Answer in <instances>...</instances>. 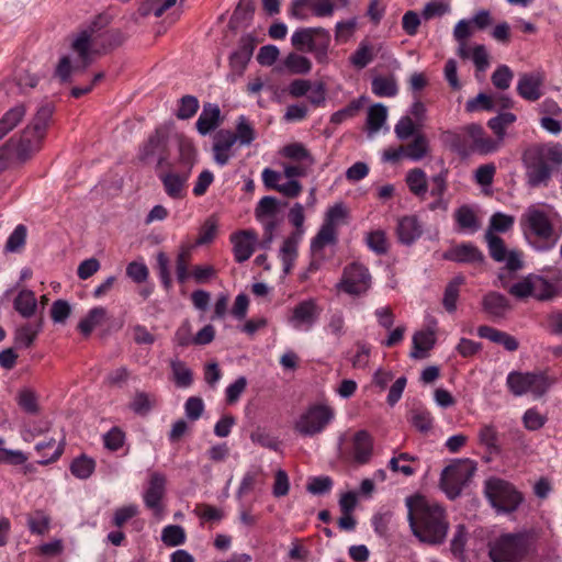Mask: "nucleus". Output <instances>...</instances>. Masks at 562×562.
<instances>
[{
    "label": "nucleus",
    "instance_id": "obj_1",
    "mask_svg": "<svg viewBox=\"0 0 562 562\" xmlns=\"http://www.w3.org/2000/svg\"><path fill=\"white\" fill-rule=\"evenodd\" d=\"M124 40L125 36L117 30H102L95 24L89 25L72 41L75 58L71 59L69 56L60 58L56 68L57 77L61 81H67L72 74L83 71L95 56L121 45Z\"/></svg>",
    "mask_w": 562,
    "mask_h": 562
},
{
    "label": "nucleus",
    "instance_id": "obj_2",
    "mask_svg": "<svg viewBox=\"0 0 562 562\" xmlns=\"http://www.w3.org/2000/svg\"><path fill=\"white\" fill-rule=\"evenodd\" d=\"M405 504L413 535L427 544L443 543L450 527L445 507L423 495L408 496Z\"/></svg>",
    "mask_w": 562,
    "mask_h": 562
},
{
    "label": "nucleus",
    "instance_id": "obj_3",
    "mask_svg": "<svg viewBox=\"0 0 562 562\" xmlns=\"http://www.w3.org/2000/svg\"><path fill=\"white\" fill-rule=\"evenodd\" d=\"M527 183L531 188L547 186L553 170L562 165V145H537L524 154Z\"/></svg>",
    "mask_w": 562,
    "mask_h": 562
},
{
    "label": "nucleus",
    "instance_id": "obj_4",
    "mask_svg": "<svg viewBox=\"0 0 562 562\" xmlns=\"http://www.w3.org/2000/svg\"><path fill=\"white\" fill-rule=\"evenodd\" d=\"M53 113V105H42L19 138L8 142L5 150L10 151L13 159L24 161L40 150Z\"/></svg>",
    "mask_w": 562,
    "mask_h": 562
},
{
    "label": "nucleus",
    "instance_id": "obj_5",
    "mask_svg": "<svg viewBox=\"0 0 562 562\" xmlns=\"http://www.w3.org/2000/svg\"><path fill=\"white\" fill-rule=\"evenodd\" d=\"M519 223L527 238H536L533 247L539 251L552 249L560 238L554 232L549 212L537 205L528 206Z\"/></svg>",
    "mask_w": 562,
    "mask_h": 562
},
{
    "label": "nucleus",
    "instance_id": "obj_6",
    "mask_svg": "<svg viewBox=\"0 0 562 562\" xmlns=\"http://www.w3.org/2000/svg\"><path fill=\"white\" fill-rule=\"evenodd\" d=\"M484 495L491 506L503 514L516 512L524 502V495L514 484L496 476L485 480Z\"/></svg>",
    "mask_w": 562,
    "mask_h": 562
},
{
    "label": "nucleus",
    "instance_id": "obj_7",
    "mask_svg": "<svg viewBox=\"0 0 562 562\" xmlns=\"http://www.w3.org/2000/svg\"><path fill=\"white\" fill-rule=\"evenodd\" d=\"M530 550V538L525 532L504 533L488 544L492 562H521Z\"/></svg>",
    "mask_w": 562,
    "mask_h": 562
},
{
    "label": "nucleus",
    "instance_id": "obj_8",
    "mask_svg": "<svg viewBox=\"0 0 562 562\" xmlns=\"http://www.w3.org/2000/svg\"><path fill=\"white\" fill-rule=\"evenodd\" d=\"M555 380L543 371H512L507 374L506 385L514 396L531 394L535 398L542 397Z\"/></svg>",
    "mask_w": 562,
    "mask_h": 562
},
{
    "label": "nucleus",
    "instance_id": "obj_9",
    "mask_svg": "<svg viewBox=\"0 0 562 562\" xmlns=\"http://www.w3.org/2000/svg\"><path fill=\"white\" fill-rule=\"evenodd\" d=\"M335 418L334 408L324 402L306 406L294 422V430L303 437L323 432Z\"/></svg>",
    "mask_w": 562,
    "mask_h": 562
},
{
    "label": "nucleus",
    "instance_id": "obj_10",
    "mask_svg": "<svg viewBox=\"0 0 562 562\" xmlns=\"http://www.w3.org/2000/svg\"><path fill=\"white\" fill-rule=\"evenodd\" d=\"M476 471V465L469 459L457 460L447 465L440 475V487L449 499L460 496Z\"/></svg>",
    "mask_w": 562,
    "mask_h": 562
},
{
    "label": "nucleus",
    "instance_id": "obj_11",
    "mask_svg": "<svg viewBox=\"0 0 562 562\" xmlns=\"http://www.w3.org/2000/svg\"><path fill=\"white\" fill-rule=\"evenodd\" d=\"M345 218L346 211L341 204H335L327 210L322 226L311 240L310 247L313 256L322 252L325 247L336 244L338 228L345 222Z\"/></svg>",
    "mask_w": 562,
    "mask_h": 562
},
{
    "label": "nucleus",
    "instance_id": "obj_12",
    "mask_svg": "<svg viewBox=\"0 0 562 562\" xmlns=\"http://www.w3.org/2000/svg\"><path fill=\"white\" fill-rule=\"evenodd\" d=\"M255 217L265 231L263 248H269L274 239L277 228L283 222L281 203L273 196H263L255 209Z\"/></svg>",
    "mask_w": 562,
    "mask_h": 562
},
{
    "label": "nucleus",
    "instance_id": "obj_13",
    "mask_svg": "<svg viewBox=\"0 0 562 562\" xmlns=\"http://www.w3.org/2000/svg\"><path fill=\"white\" fill-rule=\"evenodd\" d=\"M321 313L322 308L316 300H304L291 310L286 323L295 330L310 331L318 321Z\"/></svg>",
    "mask_w": 562,
    "mask_h": 562
},
{
    "label": "nucleus",
    "instance_id": "obj_14",
    "mask_svg": "<svg viewBox=\"0 0 562 562\" xmlns=\"http://www.w3.org/2000/svg\"><path fill=\"white\" fill-rule=\"evenodd\" d=\"M485 239L488 247L490 256L497 262H506V268L510 271L521 269L522 261L520 254L517 251H508L504 240L492 232H486Z\"/></svg>",
    "mask_w": 562,
    "mask_h": 562
},
{
    "label": "nucleus",
    "instance_id": "obj_15",
    "mask_svg": "<svg viewBox=\"0 0 562 562\" xmlns=\"http://www.w3.org/2000/svg\"><path fill=\"white\" fill-rule=\"evenodd\" d=\"M237 143V136L234 132L227 130L218 131L213 138L212 151L216 165L224 167L235 156L234 146Z\"/></svg>",
    "mask_w": 562,
    "mask_h": 562
},
{
    "label": "nucleus",
    "instance_id": "obj_16",
    "mask_svg": "<svg viewBox=\"0 0 562 562\" xmlns=\"http://www.w3.org/2000/svg\"><path fill=\"white\" fill-rule=\"evenodd\" d=\"M258 241L257 234L254 231L245 229L238 231L231 235V243L233 244V252L237 262L248 260Z\"/></svg>",
    "mask_w": 562,
    "mask_h": 562
},
{
    "label": "nucleus",
    "instance_id": "obj_17",
    "mask_svg": "<svg viewBox=\"0 0 562 562\" xmlns=\"http://www.w3.org/2000/svg\"><path fill=\"white\" fill-rule=\"evenodd\" d=\"M544 77L540 72H525L519 76L517 93L529 102L538 101L542 97V85Z\"/></svg>",
    "mask_w": 562,
    "mask_h": 562
},
{
    "label": "nucleus",
    "instance_id": "obj_18",
    "mask_svg": "<svg viewBox=\"0 0 562 562\" xmlns=\"http://www.w3.org/2000/svg\"><path fill=\"white\" fill-rule=\"evenodd\" d=\"M327 35L328 33L323 29L302 27L292 34L291 44L297 50L310 53L312 49H316V45Z\"/></svg>",
    "mask_w": 562,
    "mask_h": 562
},
{
    "label": "nucleus",
    "instance_id": "obj_19",
    "mask_svg": "<svg viewBox=\"0 0 562 562\" xmlns=\"http://www.w3.org/2000/svg\"><path fill=\"white\" fill-rule=\"evenodd\" d=\"M382 49L383 43L369 36L364 37L353 52V67L358 69L366 68L375 59Z\"/></svg>",
    "mask_w": 562,
    "mask_h": 562
},
{
    "label": "nucleus",
    "instance_id": "obj_20",
    "mask_svg": "<svg viewBox=\"0 0 562 562\" xmlns=\"http://www.w3.org/2000/svg\"><path fill=\"white\" fill-rule=\"evenodd\" d=\"M423 231V225L416 215H406L397 222L396 236L402 245L412 246L420 238Z\"/></svg>",
    "mask_w": 562,
    "mask_h": 562
},
{
    "label": "nucleus",
    "instance_id": "obj_21",
    "mask_svg": "<svg viewBox=\"0 0 562 562\" xmlns=\"http://www.w3.org/2000/svg\"><path fill=\"white\" fill-rule=\"evenodd\" d=\"M303 237L290 234L286 236L279 248L278 258L282 263L283 274H289L299 256V246Z\"/></svg>",
    "mask_w": 562,
    "mask_h": 562
},
{
    "label": "nucleus",
    "instance_id": "obj_22",
    "mask_svg": "<svg viewBox=\"0 0 562 562\" xmlns=\"http://www.w3.org/2000/svg\"><path fill=\"white\" fill-rule=\"evenodd\" d=\"M443 258L459 263H482L483 252L473 244L463 243L449 249Z\"/></svg>",
    "mask_w": 562,
    "mask_h": 562
},
{
    "label": "nucleus",
    "instance_id": "obj_23",
    "mask_svg": "<svg viewBox=\"0 0 562 562\" xmlns=\"http://www.w3.org/2000/svg\"><path fill=\"white\" fill-rule=\"evenodd\" d=\"M166 479L159 473H154L149 481V486L144 494L145 505L154 510L156 515L160 514V501L165 493Z\"/></svg>",
    "mask_w": 562,
    "mask_h": 562
},
{
    "label": "nucleus",
    "instance_id": "obj_24",
    "mask_svg": "<svg viewBox=\"0 0 562 562\" xmlns=\"http://www.w3.org/2000/svg\"><path fill=\"white\" fill-rule=\"evenodd\" d=\"M484 312L493 318H503L512 310L509 300L502 293L490 292L482 301Z\"/></svg>",
    "mask_w": 562,
    "mask_h": 562
},
{
    "label": "nucleus",
    "instance_id": "obj_25",
    "mask_svg": "<svg viewBox=\"0 0 562 562\" xmlns=\"http://www.w3.org/2000/svg\"><path fill=\"white\" fill-rule=\"evenodd\" d=\"M477 335L481 338L488 339L494 344L503 346L510 352L516 351L519 348V342L514 336L487 325L480 326L477 328Z\"/></svg>",
    "mask_w": 562,
    "mask_h": 562
},
{
    "label": "nucleus",
    "instance_id": "obj_26",
    "mask_svg": "<svg viewBox=\"0 0 562 562\" xmlns=\"http://www.w3.org/2000/svg\"><path fill=\"white\" fill-rule=\"evenodd\" d=\"M373 453V438L366 430L353 434V463L366 464Z\"/></svg>",
    "mask_w": 562,
    "mask_h": 562
},
{
    "label": "nucleus",
    "instance_id": "obj_27",
    "mask_svg": "<svg viewBox=\"0 0 562 562\" xmlns=\"http://www.w3.org/2000/svg\"><path fill=\"white\" fill-rule=\"evenodd\" d=\"M441 143L449 147L452 151L460 156H469L471 154L470 143L465 137L463 127L460 132L447 130L440 134Z\"/></svg>",
    "mask_w": 562,
    "mask_h": 562
},
{
    "label": "nucleus",
    "instance_id": "obj_28",
    "mask_svg": "<svg viewBox=\"0 0 562 562\" xmlns=\"http://www.w3.org/2000/svg\"><path fill=\"white\" fill-rule=\"evenodd\" d=\"M188 179L189 172L177 173L170 171L161 177V182L168 196L178 200L184 196L186 183Z\"/></svg>",
    "mask_w": 562,
    "mask_h": 562
},
{
    "label": "nucleus",
    "instance_id": "obj_29",
    "mask_svg": "<svg viewBox=\"0 0 562 562\" xmlns=\"http://www.w3.org/2000/svg\"><path fill=\"white\" fill-rule=\"evenodd\" d=\"M436 342V334L434 329H425L416 331L413 336V349L409 356L414 359L425 357Z\"/></svg>",
    "mask_w": 562,
    "mask_h": 562
},
{
    "label": "nucleus",
    "instance_id": "obj_30",
    "mask_svg": "<svg viewBox=\"0 0 562 562\" xmlns=\"http://www.w3.org/2000/svg\"><path fill=\"white\" fill-rule=\"evenodd\" d=\"M220 108L216 104L207 103L203 106V110L196 121V128L200 134L206 135L220 123Z\"/></svg>",
    "mask_w": 562,
    "mask_h": 562
},
{
    "label": "nucleus",
    "instance_id": "obj_31",
    "mask_svg": "<svg viewBox=\"0 0 562 562\" xmlns=\"http://www.w3.org/2000/svg\"><path fill=\"white\" fill-rule=\"evenodd\" d=\"M65 442L61 440L57 442L55 439L38 442L35 446L36 452L41 456L40 464H48L57 461L64 452Z\"/></svg>",
    "mask_w": 562,
    "mask_h": 562
},
{
    "label": "nucleus",
    "instance_id": "obj_32",
    "mask_svg": "<svg viewBox=\"0 0 562 562\" xmlns=\"http://www.w3.org/2000/svg\"><path fill=\"white\" fill-rule=\"evenodd\" d=\"M14 310L23 317L30 318L36 313L37 300L32 290H21L13 301Z\"/></svg>",
    "mask_w": 562,
    "mask_h": 562
},
{
    "label": "nucleus",
    "instance_id": "obj_33",
    "mask_svg": "<svg viewBox=\"0 0 562 562\" xmlns=\"http://www.w3.org/2000/svg\"><path fill=\"white\" fill-rule=\"evenodd\" d=\"M108 318V311L103 306L91 308L87 315L79 322L78 329L83 336H89L98 326L102 325Z\"/></svg>",
    "mask_w": 562,
    "mask_h": 562
},
{
    "label": "nucleus",
    "instance_id": "obj_34",
    "mask_svg": "<svg viewBox=\"0 0 562 562\" xmlns=\"http://www.w3.org/2000/svg\"><path fill=\"white\" fill-rule=\"evenodd\" d=\"M453 217L460 231L475 233L480 228L477 215L469 205L458 207Z\"/></svg>",
    "mask_w": 562,
    "mask_h": 562
},
{
    "label": "nucleus",
    "instance_id": "obj_35",
    "mask_svg": "<svg viewBox=\"0 0 562 562\" xmlns=\"http://www.w3.org/2000/svg\"><path fill=\"white\" fill-rule=\"evenodd\" d=\"M371 89L379 98H393L398 93V85L393 75L376 76L371 81Z\"/></svg>",
    "mask_w": 562,
    "mask_h": 562
},
{
    "label": "nucleus",
    "instance_id": "obj_36",
    "mask_svg": "<svg viewBox=\"0 0 562 562\" xmlns=\"http://www.w3.org/2000/svg\"><path fill=\"white\" fill-rule=\"evenodd\" d=\"M409 191L419 199H425L428 191L426 172L420 168L411 169L405 178Z\"/></svg>",
    "mask_w": 562,
    "mask_h": 562
},
{
    "label": "nucleus",
    "instance_id": "obj_37",
    "mask_svg": "<svg viewBox=\"0 0 562 562\" xmlns=\"http://www.w3.org/2000/svg\"><path fill=\"white\" fill-rule=\"evenodd\" d=\"M170 10V15H172L171 22H175L180 14L178 0H148L145 8V14H153L156 18H159Z\"/></svg>",
    "mask_w": 562,
    "mask_h": 562
},
{
    "label": "nucleus",
    "instance_id": "obj_38",
    "mask_svg": "<svg viewBox=\"0 0 562 562\" xmlns=\"http://www.w3.org/2000/svg\"><path fill=\"white\" fill-rule=\"evenodd\" d=\"M480 445L484 446L490 453H499L498 431L493 424H484L477 431Z\"/></svg>",
    "mask_w": 562,
    "mask_h": 562
},
{
    "label": "nucleus",
    "instance_id": "obj_39",
    "mask_svg": "<svg viewBox=\"0 0 562 562\" xmlns=\"http://www.w3.org/2000/svg\"><path fill=\"white\" fill-rule=\"evenodd\" d=\"M284 68L293 75H307L312 70V61L306 56L290 53L283 59Z\"/></svg>",
    "mask_w": 562,
    "mask_h": 562
},
{
    "label": "nucleus",
    "instance_id": "obj_40",
    "mask_svg": "<svg viewBox=\"0 0 562 562\" xmlns=\"http://www.w3.org/2000/svg\"><path fill=\"white\" fill-rule=\"evenodd\" d=\"M172 378L178 387L187 389L193 382V373L191 369L180 359L170 360Z\"/></svg>",
    "mask_w": 562,
    "mask_h": 562
},
{
    "label": "nucleus",
    "instance_id": "obj_41",
    "mask_svg": "<svg viewBox=\"0 0 562 562\" xmlns=\"http://www.w3.org/2000/svg\"><path fill=\"white\" fill-rule=\"evenodd\" d=\"M371 284L372 277L369 269L353 261V296L366 294Z\"/></svg>",
    "mask_w": 562,
    "mask_h": 562
},
{
    "label": "nucleus",
    "instance_id": "obj_42",
    "mask_svg": "<svg viewBox=\"0 0 562 562\" xmlns=\"http://www.w3.org/2000/svg\"><path fill=\"white\" fill-rule=\"evenodd\" d=\"M559 295V289L555 284L541 276L533 274L532 296L538 301H550Z\"/></svg>",
    "mask_w": 562,
    "mask_h": 562
},
{
    "label": "nucleus",
    "instance_id": "obj_43",
    "mask_svg": "<svg viewBox=\"0 0 562 562\" xmlns=\"http://www.w3.org/2000/svg\"><path fill=\"white\" fill-rule=\"evenodd\" d=\"M25 108L22 104L8 110L0 119V139L11 132L24 117Z\"/></svg>",
    "mask_w": 562,
    "mask_h": 562
},
{
    "label": "nucleus",
    "instance_id": "obj_44",
    "mask_svg": "<svg viewBox=\"0 0 562 562\" xmlns=\"http://www.w3.org/2000/svg\"><path fill=\"white\" fill-rule=\"evenodd\" d=\"M156 397L153 394L137 391L130 402V408L137 415L145 416L156 406Z\"/></svg>",
    "mask_w": 562,
    "mask_h": 562
},
{
    "label": "nucleus",
    "instance_id": "obj_45",
    "mask_svg": "<svg viewBox=\"0 0 562 562\" xmlns=\"http://www.w3.org/2000/svg\"><path fill=\"white\" fill-rule=\"evenodd\" d=\"M366 244L378 256L386 255L391 246L386 233L382 229L369 232L366 236Z\"/></svg>",
    "mask_w": 562,
    "mask_h": 562
},
{
    "label": "nucleus",
    "instance_id": "obj_46",
    "mask_svg": "<svg viewBox=\"0 0 562 562\" xmlns=\"http://www.w3.org/2000/svg\"><path fill=\"white\" fill-rule=\"evenodd\" d=\"M387 109L382 103H376L369 108L367 113V130L370 135L376 133L385 123Z\"/></svg>",
    "mask_w": 562,
    "mask_h": 562
},
{
    "label": "nucleus",
    "instance_id": "obj_47",
    "mask_svg": "<svg viewBox=\"0 0 562 562\" xmlns=\"http://www.w3.org/2000/svg\"><path fill=\"white\" fill-rule=\"evenodd\" d=\"M464 278L458 276L453 278L446 286L442 304L447 312L453 313L457 310V302L459 299L460 286L463 284Z\"/></svg>",
    "mask_w": 562,
    "mask_h": 562
},
{
    "label": "nucleus",
    "instance_id": "obj_48",
    "mask_svg": "<svg viewBox=\"0 0 562 562\" xmlns=\"http://www.w3.org/2000/svg\"><path fill=\"white\" fill-rule=\"evenodd\" d=\"M40 325L23 324L15 329L14 342L19 348H29L40 333Z\"/></svg>",
    "mask_w": 562,
    "mask_h": 562
},
{
    "label": "nucleus",
    "instance_id": "obj_49",
    "mask_svg": "<svg viewBox=\"0 0 562 562\" xmlns=\"http://www.w3.org/2000/svg\"><path fill=\"white\" fill-rule=\"evenodd\" d=\"M280 155L293 160L294 162H303L313 165L314 160L307 149L300 143H292L284 146L280 150Z\"/></svg>",
    "mask_w": 562,
    "mask_h": 562
},
{
    "label": "nucleus",
    "instance_id": "obj_50",
    "mask_svg": "<svg viewBox=\"0 0 562 562\" xmlns=\"http://www.w3.org/2000/svg\"><path fill=\"white\" fill-rule=\"evenodd\" d=\"M95 469V462L92 458L82 454L76 458L70 464V472L74 476L80 480H86L91 476Z\"/></svg>",
    "mask_w": 562,
    "mask_h": 562
},
{
    "label": "nucleus",
    "instance_id": "obj_51",
    "mask_svg": "<svg viewBox=\"0 0 562 562\" xmlns=\"http://www.w3.org/2000/svg\"><path fill=\"white\" fill-rule=\"evenodd\" d=\"M516 115L512 112H503L492 117L487 122V126L493 131L499 140L504 139L506 128L516 121Z\"/></svg>",
    "mask_w": 562,
    "mask_h": 562
},
{
    "label": "nucleus",
    "instance_id": "obj_52",
    "mask_svg": "<svg viewBox=\"0 0 562 562\" xmlns=\"http://www.w3.org/2000/svg\"><path fill=\"white\" fill-rule=\"evenodd\" d=\"M405 157L418 161L423 159L428 153V140L427 138L418 134L415 136L413 142L404 146Z\"/></svg>",
    "mask_w": 562,
    "mask_h": 562
},
{
    "label": "nucleus",
    "instance_id": "obj_53",
    "mask_svg": "<svg viewBox=\"0 0 562 562\" xmlns=\"http://www.w3.org/2000/svg\"><path fill=\"white\" fill-rule=\"evenodd\" d=\"M409 423L422 434H427L434 424L431 414L424 408H414L411 412Z\"/></svg>",
    "mask_w": 562,
    "mask_h": 562
},
{
    "label": "nucleus",
    "instance_id": "obj_54",
    "mask_svg": "<svg viewBox=\"0 0 562 562\" xmlns=\"http://www.w3.org/2000/svg\"><path fill=\"white\" fill-rule=\"evenodd\" d=\"M161 540L169 547H177L186 541V532L181 526L169 525L162 529Z\"/></svg>",
    "mask_w": 562,
    "mask_h": 562
},
{
    "label": "nucleus",
    "instance_id": "obj_55",
    "mask_svg": "<svg viewBox=\"0 0 562 562\" xmlns=\"http://www.w3.org/2000/svg\"><path fill=\"white\" fill-rule=\"evenodd\" d=\"M289 222L294 226V231L291 233L292 235H296L300 237H304L305 235V215H304V206L301 203H295L289 211Z\"/></svg>",
    "mask_w": 562,
    "mask_h": 562
},
{
    "label": "nucleus",
    "instance_id": "obj_56",
    "mask_svg": "<svg viewBox=\"0 0 562 562\" xmlns=\"http://www.w3.org/2000/svg\"><path fill=\"white\" fill-rule=\"evenodd\" d=\"M515 217L502 212H496L491 216L490 228L487 232L506 233L514 226Z\"/></svg>",
    "mask_w": 562,
    "mask_h": 562
},
{
    "label": "nucleus",
    "instance_id": "obj_57",
    "mask_svg": "<svg viewBox=\"0 0 562 562\" xmlns=\"http://www.w3.org/2000/svg\"><path fill=\"white\" fill-rule=\"evenodd\" d=\"M392 517L393 512L390 508L381 507L372 517L374 531L380 536H384L389 530Z\"/></svg>",
    "mask_w": 562,
    "mask_h": 562
},
{
    "label": "nucleus",
    "instance_id": "obj_58",
    "mask_svg": "<svg viewBox=\"0 0 562 562\" xmlns=\"http://www.w3.org/2000/svg\"><path fill=\"white\" fill-rule=\"evenodd\" d=\"M468 540V531L463 525H458L450 542V550L453 557L463 558Z\"/></svg>",
    "mask_w": 562,
    "mask_h": 562
},
{
    "label": "nucleus",
    "instance_id": "obj_59",
    "mask_svg": "<svg viewBox=\"0 0 562 562\" xmlns=\"http://www.w3.org/2000/svg\"><path fill=\"white\" fill-rule=\"evenodd\" d=\"M514 74L506 65L498 66L493 72L491 80L495 88L506 90L510 87Z\"/></svg>",
    "mask_w": 562,
    "mask_h": 562
},
{
    "label": "nucleus",
    "instance_id": "obj_60",
    "mask_svg": "<svg viewBox=\"0 0 562 562\" xmlns=\"http://www.w3.org/2000/svg\"><path fill=\"white\" fill-rule=\"evenodd\" d=\"M481 110H494V102L492 97L483 92L479 93L475 98L468 100L465 103V111L469 113L477 112Z\"/></svg>",
    "mask_w": 562,
    "mask_h": 562
},
{
    "label": "nucleus",
    "instance_id": "obj_61",
    "mask_svg": "<svg viewBox=\"0 0 562 562\" xmlns=\"http://www.w3.org/2000/svg\"><path fill=\"white\" fill-rule=\"evenodd\" d=\"M547 417L538 412L537 408H528L522 416V424L527 430L536 431L544 426Z\"/></svg>",
    "mask_w": 562,
    "mask_h": 562
},
{
    "label": "nucleus",
    "instance_id": "obj_62",
    "mask_svg": "<svg viewBox=\"0 0 562 562\" xmlns=\"http://www.w3.org/2000/svg\"><path fill=\"white\" fill-rule=\"evenodd\" d=\"M190 260L191 250L189 248H182L177 256L176 262L177 279L180 283H184L190 277L188 271Z\"/></svg>",
    "mask_w": 562,
    "mask_h": 562
},
{
    "label": "nucleus",
    "instance_id": "obj_63",
    "mask_svg": "<svg viewBox=\"0 0 562 562\" xmlns=\"http://www.w3.org/2000/svg\"><path fill=\"white\" fill-rule=\"evenodd\" d=\"M250 439L254 443L270 450L277 451L279 449V441L270 432L265 429L258 428L250 434Z\"/></svg>",
    "mask_w": 562,
    "mask_h": 562
},
{
    "label": "nucleus",
    "instance_id": "obj_64",
    "mask_svg": "<svg viewBox=\"0 0 562 562\" xmlns=\"http://www.w3.org/2000/svg\"><path fill=\"white\" fill-rule=\"evenodd\" d=\"M235 135L237 136V142L245 146L250 145L255 139V131L245 116L238 119Z\"/></svg>",
    "mask_w": 562,
    "mask_h": 562
}]
</instances>
